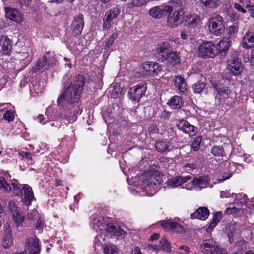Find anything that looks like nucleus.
<instances>
[{"label":"nucleus","mask_w":254,"mask_h":254,"mask_svg":"<svg viewBox=\"0 0 254 254\" xmlns=\"http://www.w3.org/2000/svg\"><path fill=\"white\" fill-rule=\"evenodd\" d=\"M84 79L83 75L77 76L74 83L70 84L65 87L63 93L58 97V105L64 106L65 101L70 104L78 102L83 90Z\"/></svg>","instance_id":"1"},{"label":"nucleus","mask_w":254,"mask_h":254,"mask_svg":"<svg viewBox=\"0 0 254 254\" xmlns=\"http://www.w3.org/2000/svg\"><path fill=\"white\" fill-rule=\"evenodd\" d=\"M208 27L210 31L213 34L218 36L225 30V22L220 15L214 14L208 20Z\"/></svg>","instance_id":"2"},{"label":"nucleus","mask_w":254,"mask_h":254,"mask_svg":"<svg viewBox=\"0 0 254 254\" xmlns=\"http://www.w3.org/2000/svg\"><path fill=\"white\" fill-rule=\"evenodd\" d=\"M218 53V46L212 42H203L198 48V55L202 58H213Z\"/></svg>","instance_id":"3"},{"label":"nucleus","mask_w":254,"mask_h":254,"mask_svg":"<svg viewBox=\"0 0 254 254\" xmlns=\"http://www.w3.org/2000/svg\"><path fill=\"white\" fill-rule=\"evenodd\" d=\"M56 60L52 52H48L41 58H39L36 63V70H48L56 64Z\"/></svg>","instance_id":"4"},{"label":"nucleus","mask_w":254,"mask_h":254,"mask_svg":"<svg viewBox=\"0 0 254 254\" xmlns=\"http://www.w3.org/2000/svg\"><path fill=\"white\" fill-rule=\"evenodd\" d=\"M227 68L234 75H238L242 71L241 59L237 52H234L227 61Z\"/></svg>","instance_id":"5"},{"label":"nucleus","mask_w":254,"mask_h":254,"mask_svg":"<svg viewBox=\"0 0 254 254\" xmlns=\"http://www.w3.org/2000/svg\"><path fill=\"white\" fill-rule=\"evenodd\" d=\"M146 89V85L142 83L130 88L128 92L129 99L134 103H138L145 95Z\"/></svg>","instance_id":"6"},{"label":"nucleus","mask_w":254,"mask_h":254,"mask_svg":"<svg viewBox=\"0 0 254 254\" xmlns=\"http://www.w3.org/2000/svg\"><path fill=\"white\" fill-rule=\"evenodd\" d=\"M161 69V66L158 63L150 62L143 63L140 71L143 76H153L157 75Z\"/></svg>","instance_id":"7"},{"label":"nucleus","mask_w":254,"mask_h":254,"mask_svg":"<svg viewBox=\"0 0 254 254\" xmlns=\"http://www.w3.org/2000/svg\"><path fill=\"white\" fill-rule=\"evenodd\" d=\"M173 8L169 5H160L155 6L150 9L149 15L155 19H160L167 15L169 13H172Z\"/></svg>","instance_id":"8"},{"label":"nucleus","mask_w":254,"mask_h":254,"mask_svg":"<svg viewBox=\"0 0 254 254\" xmlns=\"http://www.w3.org/2000/svg\"><path fill=\"white\" fill-rule=\"evenodd\" d=\"M176 126L180 130L188 134L190 137L194 136L197 131V128L196 127L183 119L178 121L176 123Z\"/></svg>","instance_id":"9"},{"label":"nucleus","mask_w":254,"mask_h":254,"mask_svg":"<svg viewBox=\"0 0 254 254\" xmlns=\"http://www.w3.org/2000/svg\"><path fill=\"white\" fill-rule=\"evenodd\" d=\"M248 200V197L246 195L241 194H237L236 196V200L234 202V205H237V207L235 206L232 208H227L225 211V213L231 214L242 211V208L241 207L246 205Z\"/></svg>","instance_id":"10"},{"label":"nucleus","mask_w":254,"mask_h":254,"mask_svg":"<svg viewBox=\"0 0 254 254\" xmlns=\"http://www.w3.org/2000/svg\"><path fill=\"white\" fill-rule=\"evenodd\" d=\"M84 26V16L81 14H79L74 17L72 22L71 29L73 35L77 37L81 34Z\"/></svg>","instance_id":"11"},{"label":"nucleus","mask_w":254,"mask_h":254,"mask_svg":"<svg viewBox=\"0 0 254 254\" xmlns=\"http://www.w3.org/2000/svg\"><path fill=\"white\" fill-rule=\"evenodd\" d=\"M0 188L5 192H9L13 188V192L16 195H20L22 193L21 188L15 183H12L11 184H9L3 177H0Z\"/></svg>","instance_id":"12"},{"label":"nucleus","mask_w":254,"mask_h":254,"mask_svg":"<svg viewBox=\"0 0 254 254\" xmlns=\"http://www.w3.org/2000/svg\"><path fill=\"white\" fill-rule=\"evenodd\" d=\"M4 10L6 18L18 23L23 21V15L18 9L15 8L6 7Z\"/></svg>","instance_id":"13"},{"label":"nucleus","mask_w":254,"mask_h":254,"mask_svg":"<svg viewBox=\"0 0 254 254\" xmlns=\"http://www.w3.org/2000/svg\"><path fill=\"white\" fill-rule=\"evenodd\" d=\"M26 247L30 254H39L40 252V247L39 239L35 236L27 239Z\"/></svg>","instance_id":"14"},{"label":"nucleus","mask_w":254,"mask_h":254,"mask_svg":"<svg viewBox=\"0 0 254 254\" xmlns=\"http://www.w3.org/2000/svg\"><path fill=\"white\" fill-rule=\"evenodd\" d=\"M120 12V9L118 7H115L113 9L106 12L105 18L103 19L104 23L103 27L105 29H109L111 26V22L119 14Z\"/></svg>","instance_id":"15"},{"label":"nucleus","mask_w":254,"mask_h":254,"mask_svg":"<svg viewBox=\"0 0 254 254\" xmlns=\"http://www.w3.org/2000/svg\"><path fill=\"white\" fill-rule=\"evenodd\" d=\"M167 15V25L171 28H176L181 23V11L176 10L173 13H169Z\"/></svg>","instance_id":"16"},{"label":"nucleus","mask_w":254,"mask_h":254,"mask_svg":"<svg viewBox=\"0 0 254 254\" xmlns=\"http://www.w3.org/2000/svg\"><path fill=\"white\" fill-rule=\"evenodd\" d=\"M216 242L212 238L203 241L201 245L202 251L205 254H212L216 249Z\"/></svg>","instance_id":"17"},{"label":"nucleus","mask_w":254,"mask_h":254,"mask_svg":"<svg viewBox=\"0 0 254 254\" xmlns=\"http://www.w3.org/2000/svg\"><path fill=\"white\" fill-rule=\"evenodd\" d=\"M12 41L7 36L0 37V51L3 54L8 55L12 50Z\"/></svg>","instance_id":"18"},{"label":"nucleus","mask_w":254,"mask_h":254,"mask_svg":"<svg viewBox=\"0 0 254 254\" xmlns=\"http://www.w3.org/2000/svg\"><path fill=\"white\" fill-rule=\"evenodd\" d=\"M149 247L151 248L154 251H163L169 253L171 251V246L168 240L165 237L162 238L158 245H148Z\"/></svg>","instance_id":"19"},{"label":"nucleus","mask_w":254,"mask_h":254,"mask_svg":"<svg viewBox=\"0 0 254 254\" xmlns=\"http://www.w3.org/2000/svg\"><path fill=\"white\" fill-rule=\"evenodd\" d=\"M160 59L162 62L166 61L167 64L172 66L179 62V58L177 53L172 51H171L167 55H162Z\"/></svg>","instance_id":"20"},{"label":"nucleus","mask_w":254,"mask_h":254,"mask_svg":"<svg viewBox=\"0 0 254 254\" xmlns=\"http://www.w3.org/2000/svg\"><path fill=\"white\" fill-rule=\"evenodd\" d=\"M242 45L244 48L250 49L254 45V32L248 31L242 39Z\"/></svg>","instance_id":"21"},{"label":"nucleus","mask_w":254,"mask_h":254,"mask_svg":"<svg viewBox=\"0 0 254 254\" xmlns=\"http://www.w3.org/2000/svg\"><path fill=\"white\" fill-rule=\"evenodd\" d=\"M191 176L187 175V176H176L170 179L168 182V184L171 187L175 188L181 185L182 184L191 180Z\"/></svg>","instance_id":"22"},{"label":"nucleus","mask_w":254,"mask_h":254,"mask_svg":"<svg viewBox=\"0 0 254 254\" xmlns=\"http://www.w3.org/2000/svg\"><path fill=\"white\" fill-rule=\"evenodd\" d=\"M146 186H145V190L150 191L149 194L155 193L156 191V187L159 184V181L156 179V177L154 176H151L148 180H146L145 183Z\"/></svg>","instance_id":"23"},{"label":"nucleus","mask_w":254,"mask_h":254,"mask_svg":"<svg viewBox=\"0 0 254 254\" xmlns=\"http://www.w3.org/2000/svg\"><path fill=\"white\" fill-rule=\"evenodd\" d=\"M161 226L164 229H171L174 232L177 233H182L184 232V229L183 226L176 222L170 220L162 222Z\"/></svg>","instance_id":"24"},{"label":"nucleus","mask_w":254,"mask_h":254,"mask_svg":"<svg viewBox=\"0 0 254 254\" xmlns=\"http://www.w3.org/2000/svg\"><path fill=\"white\" fill-rule=\"evenodd\" d=\"M209 215L207 208L203 207L198 208L196 211L191 214L192 219H198L201 220H206Z\"/></svg>","instance_id":"25"},{"label":"nucleus","mask_w":254,"mask_h":254,"mask_svg":"<svg viewBox=\"0 0 254 254\" xmlns=\"http://www.w3.org/2000/svg\"><path fill=\"white\" fill-rule=\"evenodd\" d=\"M185 21L188 27L195 28L200 22V18L196 14H189L186 16Z\"/></svg>","instance_id":"26"},{"label":"nucleus","mask_w":254,"mask_h":254,"mask_svg":"<svg viewBox=\"0 0 254 254\" xmlns=\"http://www.w3.org/2000/svg\"><path fill=\"white\" fill-rule=\"evenodd\" d=\"M23 190L25 204L30 205L32 200H35L32 188L27 184H24L23 186Z\"/></svg>","instance_id":"27"},{"label":"nucleus","mask_w":254,"mask_h":254,"mask_svg":"<svg viewBox=\"0 0 254 254\" xmlns=\"http://www.w3.org/2000/svg\"><path fill=\"white\" fill-rule=\"evenodd\" d=\"M192 183L196 189H202L206 188L209 183L207 177L205 176H200L195 177L192 181Z\"/></svg>","instance_id":"28"},{"label":"nucleus","mask_w":254,"mask_h":254,"mask_svg":"<svg viewBox=\"0 0 254 254\" xmlns=\"http://www.w3.org/2000/svg\"><path fill=\"white\" fill-rule=\"evenodd\" d=\"M172 41H165L158 44L157 51L159 54L162 55H167L172 50Z\"/></svg>","instance_id":"29"},{"label":"nucleus","mask_w":254,"mask_h":254,"mask_svg":"<svg viewBox=\"0 0 254 254\" xmlns=\"http://www.w3.org/2000/svg\"><path fill=\"white\" fill-rule=\"evenodd\" d=\"M106 238L104 233L98 235L95 238L94 247L97 251L101 250L106 246Z\"/></svg>","instance_id":"30"},{"label":"nucleus","mask_w":254,"mask_h":254,"mask_svg":"<svg viewBox=\"0 0 254 254\" xmlns=\"http://www.w3.org/2000/svg\"><path fill=\"white\" fill-rule=\"evenodd\" d=\"M106 231L108 233H113L117 237L123 236L125 231L120 228L118 226L113 223H108L106 225Z\"/></svg>","instance_id":"31"},{"label":"nucleus","mask_w":254,"mask_h":254,"mask_svg":"<svg viewBox=\"0 0 254 254\" xmlns=\"http://www.w3.org/2000/svg\"><path fill=\"white\" fill-rule=\"evenodd\" d=\"M176 88L181 93H184L187 90V84L184 78L177 76L174 80Z\"/></svg>","instance_id":"32"},{"label":"nucleus","mask_w":254,"mask_h":254,"mask_svg":"<svg viewBox=\"0 0 254 254\" xmlns=\"http://www.w3.org/2000/svg\"><path fill=\"white\" fill-rule=\"evenodd\" d=\"M217 96H219L218 99L220 100H226L230 98L231 91L229 89L228 87H221L217 89Z\"/></svg>","instance_id":"33"},{"label":"nucleus","mask_w":254,"mask_h":254,"mask_svg":"<svg viewBox=\"0 0 254 254\" xmlns=\"http://www.w3.org/2000/svg\"><path fill=\"white\" fill-rule=\"evenodd\" d=\"M2 245L5 248H8L13 244V238L11 231L8 229L4 231V236L3 238Z\"/></svg>","instance_id":"34"},{"label":"nucleus","mask_w":254,"mask_h":254,"mask_svg":"<svg viewBox=\"0 0 254 254\" xmlns=\"http://www.w3.org/2000/svg\"><path fill=\"white\" fill-rule=\"evenodd\" d=\"M171 108L178 109L181 108L183 105L181 98L178 96H174L168 102Z\"/></svg>","instance_id":"35"},{"label":"nucleus","mask_w":254,"mask_h":254,"mask_svg":"<svg viewBox=\"0 0 254 254\" xmlns=\"http://www.w3.org/2000/svg\"><path fill=\"white\" fill-rule=\"evenodd\" d=\"M92 225L94 229L96 231L98 230H102L104 227V219L101 216L92 218Z\"/></svg>","instance_id":"36"},{"label":"nucleus","mask_w":254,"mask_h":254,"mask_svg":"<svg viewBox=\"0 0 254 254\" xmlns=\"http://www.w3.org/2000/svg\"><path fill=\"white\" fill-rule=\"evenodd\" d=\"M76 109L77 110H76V113L73 114L72 115H70L69 113L68 112H66V116H63L62 113H60L59 115V116L62 118V119H64L65 118H67V121H68L69 123H72L74 122L76 119H77V114H80L82 112V111L80 109L78 108V107H76Z\"/></svg>","instance_id":"37"},{"label":"nucleus","mask_w":254,"mask_h":254,"mask_svg":"<svg viewBox=\"0 0 254 254\" xmlns=\"http://www.w3.org/2000/svg\"><path fill=\"white\" fill-rule=\"evenodd\" d=\"M168 145L166 142L159 141L155 143V147L158 152L160 153H166L169 151Z\"/></svg>","instance_id":"38"},{"label":"nucleus","mask_w":254,"mask_h":254,"mask_svg":"<svg viewBox=\"0 0 254 254\" xmlns=\"http://www.w3.org/2000/svg\"><path fill=\"white\" fill-rule=\"evenodd\" d=\"M118 37V34L117 33H112L108 38L105 41L104 47L105 50L109 49L114 43L115 40Z\"/></svg>","instance_id":"39"},{"label":"nucleus","mask_w":254,"mask_h":254,"mask_svg":"<svg viewBox=\"0 0 254 254\" xmlns=\"http://www.w3.org/2000/svg\"><path fill=\"white\" fill-rule=\"evenodd\" d=\"M222 215L221 212H217L214 214L212 222L210 223L208 229H212L219 222L220 219L222 218Z\"/></svg>","instance_id":"40"},{"label":"nucleus","mask_w":254,"mask_h":254,"mask_svg":"<svg viewBox=\"0 0 254 254\" xmlns=\"http://www.w3.org/2000/svg\"><path fill=\"white\" fill-rule=\"evenodd\" d=\"M219 50L221 51H224L227 50L230 46V40L228 38L220 41L219 43Z\"/></svg>","instance_id":"41"},{"label":"nucleus","mask_w":254,"mask_h":254,"mask_svg":"<svg viewBox=\"0 0 254 254\" xmlns=\"http://www.w3.org/2000/svg\"><path fill=\"white\" fill-rule=\"evenodd\" d=\"M201 3L205 7L215 8L218 5L219 0H200Z\"/></svg>","instance_id":"42"},{"label":"nucleus","mask_w":254,"mask_h":254,"mask_svg":"<svg viewBox=\"0 0 254 254\" xmlns=\"http://www.w3.org/2000/svg\"><path fill=\"white\" fill-rule=\"evenodd\" d=\"M103 252L106 254H117L118 251L117 247L114 245H109L103 249Z\"/></svg>","instance_id":"43"},{"label":"nucleus","mask_w":254,"mask_h":254,"mask_svg":"<svg viewBox=\"0 0 254 254\" xmlns=\"http://www.w3.org/2000/svg\"><path fill=\"white\" fill-rule=\"evenodd\" d=\"M238 27L237 25H232L229 26L227 29V32L229 35V38L230 40L232 37H234L238 32Z\"/></svg>","instance_id":"44"},{"label":"nucleus","mask_w":254,"mask_h":254,"mask_svg":"<svg viewBox=\"0 0 254 254\" xmlns=\"http://www.w3.org/2000/svg\"><path fill=\"white\" fill-rule=\"evenodd\" d=\"M206 84L204 82H197L193 86L194 92L195 93H201L204 90Z\"/></svg>","instance_id":"45"},{"label":"nucleus","mask_w":254,"mask_h":254,"mask_svg":"<svg viewBox=\"0 0 254 254\" xmlns=\"http://www.w3.org/2000/svg\"><path fill=\"white\" fill-rule=\"evenodd\" d=\"M172 7L181 11L183 9V3L182 0H170Z\"/></svg>","instance_id":"46"},{"label":"nucleus","mask_w":254,"mask_h":254,"mask_svg":"<svg viewBox=\"0 0 254 254\" xmlns=\"http://www.w3.org/2000/svg\"><path fill=\"white\" fill-rule=\"evenodd\" d=\"M211 153L215 156H223L224 155V150L221 146H214L211 150Z\"/></svg>","instance_id":"47"},{"label":"nucleus","mask_w":254,"mask_h":254,"mask_svg":"<svg viewBox=\"0 0 254 254\" xmlns=\"http://www.w3.org/2000/svg\"><path fill=\"white\" fill-rule=\"evenodd\" d=\"M14 221L16 225V226L18 227L22 224L24 220L23 216H22L19 212L13 215Z\"/></svg>","instance_id":"48"},{"label":"nucleus","mask_w":254,"mask_h":254,"mask_svg":"<svg viewBox=\"0 0 254 254\" xmlns=\"http://www.w3.org/2000/svg\"><path fill=\"white\" fill-rule=\"evenodd\" d=\"M202 141V137L201 136L197 137L193 140L191 144V148L194 151H197L199 149L200 144Z\"/></svg>","instance_id":"49"},{"label":"nucleus","mask_w":254,"mask_h":254,"mask_svg":"<svg viewBox=\"0 0 254 254\" xmlns=\"http://www.w3.org/2000/svg\"><path fill=\"white\" fill-rule=\"evenodd\" d=\"M232 173L231 172H223L219 176V178L217 179L219 182H222L224 180L229 179L232 176Z\"/></svg>","instance_id":"50"},{"label":"nucleus","mask_w":254,"mask_h":254,"mask_svg":"<svg viewBox=\"0 0 254 254\" xmlns=\"http://www.w3.org/2000/svg\"><path fill=\"white\" fill-rule=\"evenodd\" d=\"M3 118L9 122L13 121L14 118V112L11 110H8L5 112Z\"/></svg>","instance_id":"51"},{"label":"nucleus","mask_w":254,"mask_h":254,"mask_svg":"<svg viewBox=\"0 0 254 254\" xmlns=\"http://www.w3.org/2000/svg\"><path fill=\"white\" fill-rule=\"evenodd\" d=\"M148 132L150 134H157L159 133V129L155 124H150L148 128Z\"/></svg>","instance_id":"52"},{"label":"nucleus","mask_w":254,"mask_h":254,"mask_svg":"<svg viewBox=\"0 0 254 254\" xmlns=\"http://www.w3.org/2000/svg\"><path fill=\"white\" fill-rule=\"evenodd\" d=\"M9 208L13 215L19 212L14 201H10L9 202Z\"/></svg>","instance_id":"53"},{"label":"nucleus","mask_w":254,"mask_h":254,"mask_svg":"<svg viewBox=\"0 0 254 254\" xmlns=\"http://www.w3.org/2000/svg\"><path fill=\"white\" fill-rule=\"evenodd\" d=\"M149 0H133L132 2L134 5L140 7L144 5Z\"/></svg>","instance_id":"54"},{"label":"nucleus","mask_w":254,"mask_h":254,"mask_svg":"<svg viewBox=\"0 0 254 254\" xmlns=\"http://www.w3.org/2000/svg\"><path fill=\"white\" fill-rule=\"evenodd\" d=\"M38 212L36 210H33L30 212H28L27 215V218L29 220H32L35 217L38 216Z\"/></svg>","instance_id":"55"},{"label":"nucleus","mask_w":254,"mask_h":254,"mask_svg":"<svg viewBox=\"0 0 254 254\" xmlns=\"http://www.w3.org/2000/svg\"><path fill=\"white\" fill-rule=\"evenodd\" d=\"M227 252L226 249L219 248L217 245L216 249L214 251V253L212 254H227Z\"/></svg>","instance_id":"56"},{"label":"nucleus","mask_w":254,"mask_h":254,"mask_svg":"<svg viewBox=\"0 0 254 254\" xmlns=\"http://www.w3.org/2000/svg\"><path fill=\"white\" fill-rule=\"evenodd\" d=\"M19 154L20 156H21V157L23 159L25 158L28 160H30L32 159L31 154L30 153L22 151V152H20L19 153Z\"/></svg>","instance_id":"57"},{"label":"nucleus","mask_w":254,"mask_h":254,"mask_svg":"<svg viewBox=\"0 0 254 254\" xmlns=\"http://www.w3.org/2000/svg\"><path fill=\"white\" fill-rule=\"evenodd\" d=\"M232 254H254V251L252 250L244 251L242 250H238Z\"/></svg>","instance_id":"58"},{"label":"nucleus","mask_w":254,"mask_h":254,"mask_svg":"<svg viewBox=\"0 0 254 254\" xmlns=\"http://www.w3.org/2000/svg\"><path fill=\"white\" fill-rule=\"evenodd\" d=\"M234 7L235 9L242 12V13H245L246 12V10L244 9L241 5L239 4L235 3L234 4Z\"/></svg>","instance_id":"59"},{"label":"nucleus","mask_w":254,"mask_h":254,"mask_svg":"<svg viewBox=\"0 0 254 254\" xmlns=\"http://www.w3.org/2000/svg\"><path fill=\"white\" fill-rule=\"evenodd\" d=\"M231 197V193L228 191H222L220 192V197L223 198H229Z\"/></svg>","instance_id":"60"},{"label":"nucleus","mask_w":254,"mask_h":254,"mask_svg":"<svg viewBox=\"0 0 254 254\" xmlns=\"http://www.w3.org/2000/svg\"><path fill=\"white\" fill-rule=\"evenodd\" d=\"M43 227V222L40 218L36 222V223L35 225V228L37 229H41Z\"/></svg>","instance_id":"61"},{"label":"nucleus","mask_w":254,"mask_h":254,"mask_svg":"<svg viewBox=\"0 0 254 254\" xmlns=\"http://www.w3.org/2000/svg\"><path fill=\"white\" fill-rule=\"evenodd\" d=\"M244 5H245V7L247 9H249L250 8H251L253 6H254L251 2L249 0H246L244 1Z\"/></svg>","instance_id":"62"},{"label":"nucleus","mask_w":254,"mask_h":254,"mask_svg":"<svg viewBox=\"0 0 254 254\" xmlns=\"http://www.w3.org/2000/svg\"><path fill=\"white\" fill-rule=\"evenodd\" d=\"M159 238V234L158 233H155L152 235H151L149 240L151 241H154L157 240Z\"/></svg>","instance_id":"63"},{"label":"nucleus","mask_w":254,"mask_h":254,"mask_svg":"<svg viewBox=\"0 0 254 254\" xmlns=\"http://www.w3.org/2000/svg\"><path fill=\"white\" fill-rule=\"evenodd\" d=\"M249 13H250V16L252 17V18H254V6H253L252 7H251V8H250L249 9H248Z\"/></svg>","instance_id":"64"}]
</instances>
